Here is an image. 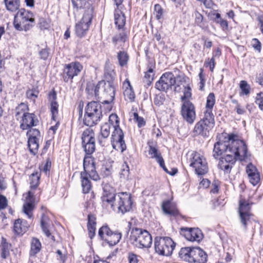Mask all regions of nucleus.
I'll return each instance as SVG.
<instances>
[{
    "mask_svg": "<svg viewBox=\"0 0 263 263\" xmlns=\"http://www.w3.org/2000/svg\"><path fill=\"white\" fill-rule=\"evenodd\" d=\"M119 119L116 114H111L109 117V122L105 123L101 127L100 135L99 141L101 144L100 137L107 138L110 135V128L112 126L114 130L111 136V143L113 148L123 153L126 149V145L124 140V133L119 126Z\"/></svg>",
    "mask_w": 263,
    "mask_h": 263,
    "instance_id": "obj_1",
    "label": "nucleus"
},
{
    "mask_svg": "<svg viewBox=\"0 0 263 263\" xmlns=\"http://www.w3.org/2000/svg\"><path fill=\"white\" fill-rule=\"evenodd\" d=\"M238 151L241 156L247 153V147L245 142L238 139V136L233 134H229L227 140H219L214 144L213 156L218 159L227 154H232Z\"/></svg>",
    "mask_w": 263,
    "mask_h": 263,
    "instance_id": "obj_2",
    "label": "nucleus"
},
{
    "mask_svg": "<svg viewBox=\"0 0 263 263\" xmlns=\"http://www.w3.org/2000/svg\"><path fill=\"white\" fill-rule=\"evenodd\" d=\"M215 103V97L214 93H210L206 98L205 110L204 117L195 125L193 133L195 135H201L207 137L209 132L215 125L214 116L213 114V108Z\"/></svg>",
    "mask_w": 263,
    "mask_h": 263,
    "instance_id": "obj_3",
    "label": "nucleus"
},
{
    "mask_svg": "<svg viewBox=\"0 0 263 263\" xmlns=\"http://www.w3.org/2000/svg\"><path fill=\"white\" fill-rule=\"evenodd\" d=\"M84 171L81 173V184L83 192L88 193L91 190V182L89 177L95 181L100 180V176L96 171L95 162L91 156H86L83 160Z\"/></svg>",
    "mask_w": 263,
    "mask_h": 263,
    "instance_id": "obj_4",
    "label": "nucleus"
},
{
    "mask_svg": "<svg viewBox=\"0 0 263 263\" xmlns=\"http://www.w3.org/2000/svg\"><path fill=\"white\" fill-rule=\"evenodd\" d=\"M129 239L134 246L140 249L148 248L152 243V237L149 233L139 228L132 229Z\"/></svg>",
    "mask_w": 263,
    "mask_h": 263,
    "instance_id": "obj_5",
    "label": "nucleus"
},
{
    "mask_svg": "<svg viewBox=\"0 0 263 263\" xmlns=\"http://www.w3.org/2000/svg\"><path fill=\"white\" fill-rule=\"evenodd\" d=\"M34 22L33 13L24 8H21L14 15L13 24L17 30L27 31L33 26Z\"/></svg>",
    "mask_w": 263,
    "mask_h": 263,
    "instance_id": "obj_6",
    "label": "nucleus"
},
{
    "mask_svg": "<svg viewBox=\"0 0 263 263\" xmlns=\"http://www.w3.org/2000/svg\"><path fill=\"white\" fill-rule=\"evenodd\" d=\"M102 106L96 101L88 103L85 108L84 123L88 126L97 124L102 117Z\"/></svg>",
    "mask_w": 263,
    "mask_h": 263,
    "instance_id": "obj_7",
    "label": "nucleus"
},
{
    "mask_svg": "<svg viewBox=\"0 0 263 263\" xmlns=\"http://www.w3.org/2000/svg\"><path fill=\"white\" fill-rule=\"evenodd\" d=\"M106 79L108 80L105 82V81H100L96 85L95 89V96L97 97L99 96V89L101 88L103 89V91L107 96H108L109 98L108 100L104 101L103 104H107V109L110 111L111 108V106L110 105V103L112 102L115 98V89L113 82L110 81L112 80V76L111 74H107L106 76Z\"/></svg>",
    "mask_w": 263,
    "mask_h": 263,
    "instance_id": "obj_8",
    "label": "nucleus"
},
{
    "mask_svg": "<svg viewBox=\"0 0 263 263\" xmlns=\"http://www.w3.org/2000/svg\"><path fill=\"white\" fill-rule=\"evenodd\" d=\"M247 157V153L241 156L240 153L236 151L232 154H227V156L219 157V161L218 164V167L219 169L223 170L225 173H230L233 165L236 160L240 161L244 160Z\"/></svg>",
    "mask_w": 263,
    "mask_h": 263,
    "instance_id": "obj_9",
    "label": "nucleus"
},
{
    "mask_svg": "<svg viewBox=\"0 0 263 263\" xmlns=\"http://www.w3.org/2000/svg\"><path fill=\"white\" fill-rule=\"evenodd\" d=\"M175 243L168 237H157L155 240V249L159 255L169 256L172 254Z\"/></svg>",
    "mask_w": 263,
    "mask_h": 263,
    "instance_id": "obj_10",
    "label": "nucleus"
},
{
    "mask_svg": "<svg viewBox=\"0 0 263 263\" xmlns=\"http://www.w3.org/2000/svg\"><path fill=\"white\" fill-rule=\"evenodd\" d=\"M190 166L193 167L198 175H204L209 170L208 162L205 158L197 152H193L190 158Z\"/></svg>",
    "mask_w": 263,
    "mask_h": 263,
    "instance_id": "obj_11",
    "label": "nucleus"
},
{
    "mask_svg": "<svg viewBox=\"0 0 263 263\" xmlns=\"http://www.w3.org/2000/svg\"><path fill=\"white\" fill-rule=\"evenodd\" d=\"M132 202L130 195L127 193H119L116 197L115 204H112V209L115 211L124 214L132 209Z\"/></svg>",
    "mask_w": 263,
    "mask_h": 263,
    "instance_id": "obj_12",
    "label": "nucleus"
},
{
    "mask_svg": "<svg viewBox=\"0 0 263 263\" xmlns=\"http://www.w3.org/2000/svg\"><path fill=\"white\" fill-rule=\"evenodd\" d=\"M93 8L85 9L83 16L80 22L76 25V33L79 37L84 36L91 24Z\"/></svg>",
    "mask_w": 263,
    "mask_h": 263,
    "instance_id": "obj_13",
    "label": "nucleus"
},
{
    "mask_svg": "<svg viewBox=\"0 0 263 263\" xmlns=\"http://www.w3.org/2000/svg\"><path fill=\"white\" fill-rule=\"evenodd\" d=\"M82 147L87 155L92 154L96 148L95 133L93 130L90 128L85 130L82 135Z\"/></svg>",
    "mask_w": 263,
    "mask_h": 263,
    "instance_id": "obj_14",
    "label": "nucleus"
},
{
    "mask_svg": "<svg viewBox=\"0 0 263 263\" xmlns=\"http://www.w3.org/2000/svg\"><path fill=\"white\" fill-rule=\"evenodd\" d=\"M250 204L245 199L239 200L238 213L239 214L241 223L245 230L247 228V225L250 221L252 214L250 213Z\"/></svg>",
    "mask_w": 263,
    "mask_h": 263,
    "instance_id": "obj_15",
    "label": "nucleus"
},
{
    "mask_svg": "<svg viewBox=\"0 0 263 263\" xmlns=\"http://www.w3.org/2000/svg\"><path fill=\"white\" fill-rule=\"evenodd\" d=\"M176 83L174 75L172 72H165L162 74L160 80L156 82V88L161 91H167Z\"/></svg>",
    "mask_w": 263,
    "mask_h": 263,
    "instance_id": "obj_16",
    "label": "nucleus"
},
{
    "mask_svg": "<svg viewBox=\"0 0 263 263\" xmlns=\"http://www.w3.org/2000/svg\"><path fill=\"white\" fill-rule=\"evenodd\" d=\"M181 115L188 123L192 124L196 119L195 107L190 101H185L182 104Z\"/></svg>",
    "mask_w": 263,
    "mask_h": 263,
    "instance_id": "obj_17",
    "label": "nucleus"
},
{
    "mask_svg": "<svg viewBox=\"0 0 263 263\" xmlns=\"http://www.w3.org/2000/svg\"><path fill=\"white\" fill-rule=\"evenodd\" d=\"M83 66L79 62H72L66 65L63 71V79L66 82L72 80L82 70Z\"/></svg>",
    "mask_w": 263,
    "mask_h": 263,
    "instance_id": "obj_18",
    "label": "nucleus"
},
{
    "mask_svg": "<svg viewBox=\"0 0 263 263\" xmlns=\"http://www.w3.org/2000/svg\"><path fill=\"white\" fill-rule=\"evenodd\" d=\"M181 232L185 238L191 241H200L203 238V235L199 228H182Z\"/></svg>",
    "mask_w": 263,
    "mask_h": 263,
    "instance_id": "obj_19",
    "label": "nucleus"
},
{
    "mask_svg": "<svg viewBox=\"0 0 263 263\" xmlns=\"http://www.w3.org/2000/svg\"><path fill=\"white\" fill-rule=\"evenodd\" d=\"M34 193L31 191L28 192L25 197V202L23 207V212L29 218L32 217V212L34 209Z\"/></svg>",
    "mask_w": 263,
    "mask_h": 263,
    "instance_id": "obj_20",
    "label": "nucleus"
},
{
    "mask_svg": "<svg viewBox=\"0 0 263 263\" xmlns=\"http://www.w3.org/2000/svg\"><path fill=\"white\" fill-rule=\"evenodd\" d=\"M149 146L148 154L151 156V158H155L160 166L163 168L164 171L166 173H168L164 164V160L161 156V153H159L157 148L155 145L152 144V142H148Z\"/></svg>",
    "mask_w": 263,
    "mask_h": 263,
    "instance_id": "obj_21",
    "label": "nucleus"
},
{
    "mask_svg": "<svg viewBox=\"0 0 263 263\" xmlns=\"http://www.w3.org/2000/svg\"><path fill=\"white\" fill-rule=\"evenodd\" d=\"M192 258H190V263H205L207 261V255L199 247H193L192 253Z\"/></svg>",
    "mask_w": 263,
    "mask_h": 263,
    "instance_id": "obj_22",
    "label": "nucleus"
},
{
    "mask_svg": "<svg viewBox=\"0 0 263 263\" xmlns=\"http://www.w3.org/2000/svg\"><path fill=\"white\" fill-rule=\"evenodd\" d=\"M250 182L253 185H257L260 181V175L257 168L252 163H249L246 167Z\"/></svg>",
    "mask_w": 263,
    "mask_h": 263,
    "instance_id": "obj_23",
    "label": "nucleus"
},
{
    "mask_svg": "<svg viewBox=\"0 0 263 263\" xmlns=\"http://www.w3.org/2000/svg\"><path fill=\"white\" fill-rule=\"evenodd\" d=\"M34 118V114L28 112L21 119H20L21 121V128L23 130H25L32 126L36 125V122H37L38 121L37 120L35 121Z\"/></svg>",
    "mask_w": 263,
    "mask_h": 263,
    "instance_id": "obj_24",
    "label": "nucleus"
},
{
    "mask_svg": "<svg viewBox=\"0 0 263 263\" xmlns=\"http://www.w3.org/2000/svg\"><path fill=\"white\" fill-rule=\"evenodd\" d=\"M162 209L165 214L171 216H176L179 214V211L176 204L170 200L163 201Z\"/></svg>",
    "mask_w": 263,
    "mask_h": 263,
    "instance_id": "obj_25",
    "label": "nucleus"
},
{
    "mask_svg": "<svg viewBox=\"0 0 263 263\" xmlns=\"http://www.w3.org/2000/svg\"><path fill=\"white\" fill-rule=\"evenodd\" d=\"M6 10L12 13H16L20 10L21 0H4Z\"/></svg>",
    "mask_w": 263,
    "mask_h": 263,
    "instance_id": "obj_26",
    "label": "nucleus"
},
{
    "mask_svg": "<svg viewBox=\"0 0 263 263\" xmlns=\"http://www.w3.org/2000/svg\"><path fill=\"white\" fill-rule=\"evenodd\" d=\"M28 227L29 226L26 221L18 219L14 223L13 230L15 234L22 235L27 231Z\"/></svg>",
    "mask_w": 263,
    "mask_h": 263,
    "instance_id": "obj_27",
    "label": "nucleus"
},
{
    "mask_svg": "<svg viewBox=\"0 0 263 263\" xmlns=\"http://www.w3.org/2000/svg\"><path fill=\"white\" fill-rule=\"evenodd\" d=\"M49 99L51 100V107L50 110L52 114V119L55 121L57 117L58 114V107L59 105L55 101L57 96L54 92L49 95Z\"/></svg>",
    "mask_w": 263,
    "mask_h": 263,
    "instance_id": "obj_28",
    "label": "nucleus"
},
{
    "mask_svg": "<svg viewBox=\"0 0 263 263\" xmlns=\"http://www.w3.org/2000/svg\"><path fill=\"white\" fill-rule=\"evenodd\" d=\"M11 244L7 241L4 237L2 238L1 244L0 245V251L1 257L5 259L10 255V249Z\"/></svg>",
    "mask_w": 263,
    "mask_h": 263,
    "instance_id": "obj_29",
    "label": "nucleus"
},
{
    "mask_svg": "<svg viewBox=\"0 0 263 263\" xmlns=\"http://www.w3.org/2000/svg\"><path fill=\"white\" fill-rule=\"evenodd\" d=\"M29 111L28 105L21 103L15 108V117L17 120L21 119L23 117L26 115Z\"/></svg>",
    "mask_w": 263,
    "mask_h": 263,
    "instance_id": "obj_30",
    "label": "nucleus"
},
{
    "mask_svg": "<svg viewBox=\"0 0 263 263\" xmlns=\"http://www.w3.org/2000/svg\"><path fill=\"white\" fill-rule=\"evenodd\" d=\"M193 252V248L185 247L181 248L179 253V257L183 260L190 262V258H192V253Z\"/></svg>",
    "mask_w": 263,
    "mask_h": 263,
    "instance_id": "obj_31",
    "label": "nucleus"
},
{
    "mask_svg": "<svg viewBox=\"0 0 263 263\" xmlns=\"http://www.w3.org/2000/svg\"><path fill=\"white\" fill-rule=\"evenodd\" d=\"M115 23L119 29H121L125 24V16L120 10H117L115 13Z\"/></svg>",
    "mask_w": 263,
    "mask_h": 263,
    "instance_id": "obj_32",
    "label": "nucleus"
},
{
    "mask_svg": "<svg viewBox=\"0 0 263 263\" xmlns=\"http://www.w3.org/2000/svg\"><path fill=\"white\" fill-rule=\"evenodd\" d=\"M122 237L121 233L119 231L112 232L105 240L109 246H113L117 244Z\"/></svg>",
    "mask_w": 263,
    "mask_h": 263,
    "instance_id": "obj_33",
    "label": "nucleus"
},
{
    "mask_svg": "<svg viewBox=\"0 0 263 263\" xmlns=\"http://www.w3.org/2000/svg\"><path fill=\"white\" fill-rule=\"evenodd\" d=\"M73 7L77 9L93 8L92 4L87 0H71Z\"/></svg>",
    "mask_w": 263,
    "mask_h": 263,
    "instance_id": "obj_34",
    "label": "nucleus"
},
{
    "mask_svg": "<svg viewBox=\"0 0 263 263\" xmlns=\"http://www.w3.org/2000/svg\"><path fill=\"white\" fill-rule=\"evenodd\" d=\"M41 226L43 233L46 235V236L48 237L51 236V234L49 230L50 226L49 220L45 214H43L42 215L41 219Z\"/></svg>",
    "mask_w": 263,
    "mask_h": 263,
    "instance_id": "obj_35",
    "label": "nucleus"
},
{
    "mask_svg": "<svg viewBox=\"0 0 263 263\" xmlns=\"http://www.w3.org/2000/svg\"><path fill=\"white\" fill-rule=\"evenodd\" d=\"M41 249V243L40 240L36 238H32L31 243L30 254L31 255H35L40 251Z\"/></svg>",
    "mask_w": 263,
    "mask_h": 263,
    "instance_id": "obj_36",
    "label": "nucleus"
},
{
    "mask_svg": "<svg viewBox=\"0 0 263 263\" xmlns=\"http://www.w3.org/2000/svg\"><path fill=\"white\" fill-rule=\"evenodd\" d=\"M112 232L107 225H104L100 228L99 235L103 240L105 241Z\"/></svg>",
    "mask_w": 263,
    "mask_h": 263,
    "instance_id": "obj_37",
    "label": "nucleus"
},
{
    "mask_svg": "<svg viewBox=\"0 0 263 263\" xmlns=\"http://www.w3.org/2000/svg\"><path fill=\"white\" fill-rule=\"evenodd\" d=\"M28 146L31 153L35 155L39 148V139L28 138Z\"/></svg>",
    "mask_w": 263,
    "mask_h": 263,
    "instance_id": "obj_38",
    "label": "nucleus"
},
{
    "mask_svg": "<svg viewBox=\"0 0 263 263\" xmlns=\"http://www.w3.org/2000/svg\"><path fill=\"white\" fill-rule=\"evenodd\" d=\"M40 179V174L39 172L33 173L30 176V184L31 189H35L39 185Z\"/></svg>",
    "mask_w": 263,
    "mask_h": 263,
    "instance_id": "obj_39",
    "label": "nucleus"
},
{
    "mask_svg": "<svg viewBox=\"0 0 263 263\" xmlns=\"http://www.w3.org/2000/svg\"><path fill=\"white\" fill-rule=\"evenodd\" d=\"M117 195L114 193L105 192L102 197V201L104 203L106 202L110 204L112 208V204H115L116 202Z\"/></svg>",
    "mask_w": 263,
    "mask_h": 263,
    "instance_id": "obj_40",
    "label": "nucleus"
},
{
    "mask_svg": "<svg viewBox=\"0 0 263 263\" xmlns=\"http://www.w3.org/2000/svg\"><path fill=\"white\" fill-rule=\"evenodd\" d=\"M126 84L128 87L125 89L124 91V96L126 99L128 100L130 102H133L135 99V93L132 88V86L130 84L129 81H126Z\"/></svg>",
    "mask_w": 263,
    "mask_h": 263,
    "instance_id": "obj_41",
    "label": "nucleus"
},
{
    "mask_svg": "<svg viewBox=\"0 0 263 263\" xmlns=\"http://www.w3.org/2000/svg\"><path fill=\"white\" fill-rule=\"evenodd\" d=\"M120 178L122 180H127L129 175V168L126 163H124L121 166L119 173Z\"/></svg>",
    "mask_w": 263,
    "mask_h": 263,
    "instance_id": "obj_42",
    "label": "nucleus"
},
{
    "mask_svg": "<svg viewBox=\"0 0 263 263\" xmlns=\"http://www.w3.org/2000/svg\"><path fill=\"white\" fill-rule=\"evenodd\" d=\"M119 65L123 67L127 64L129 60V56L125 51H120L118 53L117 56Z\"/></svg>",
    "mask_w": 263,
    "mask_h": 263,
    "instance_id": "obj_43",
    "label": "nucleus"
},
{
    "mask_svg": "<svg viewBox=\"0 0 263 263\" xmlns=\"http://www.w3.org/2000/svg\"><path fill=\"white\" fill-rule=\"evenodd\" d=\"M28 138L39 139L40 137V132L36 128H31L27 133Z\"/></svg>",
    "mask_w": 263,
    "mask_h": 263,
    "instance_id": "obj_44",
    "label": "nucleus"
},
{
    "mask_svg": "<svg viewBox=\"0 0 263 263\" xmlns=\"http://www.w3.org/2000/svg\"><path fill=\"white\" fill-rule=\"evenodd\" d=\"M112 172V168L111 165H104L101 168V174L103 177L110 176Z\"/></svg>",
    "mask_w": 263,
    "mask_h": 263,
    "instance_id": "obj_45",
    "label": "nucleus"
},
{
    "mask_svg": "<svg viewBox=\"0 0 263 263\" xmlns=\"http://www.w3.org/2000/svg\"><path fill=\"white\" fill-rule=\"evenodd\" d=\"M240 88L243 95H247L250 93V87L247 81L242 80L240 82Z\"/></svg>",
    "mask_w": 263,
    "mask_h": 263,
    "instance_id": "obj_46",
    "label": "nucleus"
},
{
    "mask_svg": "<svg viewBox=\"0 0 263 263\" xmlns=\"http://www.w3.org/2000/svg\"><path fill=\"white\" fill-rule=\"evenodd\" d=\"M192 97L191 88L189 86L185 87L183 91V95L181 97V100L183 103L185 101H190L189 99Z\"/></svg>",
    "mask_w": 263,
    "mask_h": 263,
    "instance_id": "obj_47",
    "label": "nucleus"
},
{
    "mask_svg": "<svg viewBox=\"0 0 263 263\" xmlns=\"http://www.w3.org/2000/svg\"><path fill=\"white\" fill-rule=\"evenodd\" d=\"M165 100L164 95L162 93H159L156 95L154 100V103L156 105L160 106L163 104Z\"/></svg>",
    "mask_w": 263,
    "mask_h": 263,
    "instance_id": "obj_48",
    "label": "nucleus"
},
{
    "mask_svg": "<svg viewBox=\"0 0 263 263\" xmlns=\"http://www.w3.org/2000/svg\"><path fill=\"white\" fill-rule=\"evenodd\" d=\"M133 117V120L137 123L139 127L144 126L145 122L144 119L141 117H139L137 112H134Z\"/></svg>",
    "mask_w": 263,
    "mask_h": 263,
    "instance_id": "obj_49",
    "label": "nucleus"
},
{
    "mask_svg": "<svg viewBox=\"0 0 263 263\" xmlns=\"http://www.w3.org/2000/svg\"><path fill=\"white\" fill-rule=\"evenodd\" d=\"M154 14L156 18L159 20L161 19L163 15V9L159 4H156L154 6Z\"/></svg>",
    "mask_w": 263,
    "mask_h": 263,
    "instance_id": "obj_50",
    "label": "nucleus"
},
{
    "mask_svg": "<svg viewBox=\"0 0 263 263\" xmlns=\"http://www.w3.org/2000/svg\"><path fill=\"white\" fill-rule=\"evenodd\" d=\"M39 91L35 89L28 90L26 91V97L28 99L32 100L35 101V99L37 97Z\"/></svg>",
    "mask_w": 263,
    "mask_h": 263,
    "instance_id": "obj_51",
    "label": "nucleus"
},
{
    "mask_svg": "<svg viewBox=\"0 0 263 263\" xmlns=\"http://www.w3.org/2000/svg\"><path fill=\"white\" fill-rule=\"evenodd\" d=\"M203 69L202 68H200V73H199V78L200 80V82L199 83V90H203V88L204 87L205 80L204 79V75L203 74Z\"/></svg>",
    "mask_w": 263,
    "mask_h": 263,
    "instance_id": "obj_52",
    "label": "nucleus"
},
{
    "mask_svg": "<svg viewBox=\"0 0 263 263\" xmlns=\"http://www.w3.org/2000/svg\"><path fill=\"white\" fill-rule=\"evenodd\" d=\"M204 66L205 67H209L210 71L211 72H213L215 66L214 58L212 57L211 59H206L204 63Z\"/></svg>",
    "mask_w": 263,
    "mask_h": 263,
    "instance_id": "obj_53",
    "label": "nucleus"
},
{
    "mask_svg": "<svg viewBox=\"0 0 263 263\" xmlns=\"http://www.w3.org/2000/svg\"><path fill=\"white\" fill-rule=\"evenodd\" d=\"M255 99V103L258 105L259 108L263 111V93H257Z\"/></svg>",
    "mask_w": 263,
    "mask_h": 263,
    "instance_id": "obj_54",
    "label": "nucleus"
},
{
    "mask_svg": "<svg viewBox=\"0 0 263 263\" xmlns=\"http://www.w3.org/2000/svg\"><path fill=\"white\" fill-rule=\"evenodd\" d=\"M126 35L124 33H120L115 35L112 38V42L116 44L118 42H123L125 41Z\"/></svg>",
    "mask_w": 263,
    "mask_h": 263,
    "instance_id": "obj_55",
    "label": "nucleus"
},
{
    "mask_svg": "<svg viewBox=\"0 0 263 263\" xmlns=\"http://www.w3.org/2000/svg\"><path fill=\"white\" fill-rule=\"evenodd\" d=\"M195 23L200 27H203V16L198 11L195 12Z\"/></svg>",
    "mask_w": 263,
    "mask_h": 263,
    "instance_id": "obj_56",
    "label": "nucleus"
},
{
    "mask_svg": "<svg viewBox=\"0 0 263 263\" xmlns=\"http://www.w3.org/2000/svg\"><path fill=\"white\" fill-rule=\"evenodd\" d=\"M154 73L153 69L151 67L145 73V78L147 79L148 83L151 84L153 80Z\"/></svg>",
    "mask_w": 263,
    "mask_h": 263,
    "instance_id": "obj_57",
    "label": "nucleus"
},
{
    "mask_svg": "<svg viewBox=\"0 0 263 263\" xmlns=\"http://www.w3.org/2000/svg\"><path fill=\"white\" fill-rule=\"evenodd\" d=\"M96 86V85H95L92 82H89L87 84L86 91L88 94L95 95V89Z\"/></svg>",
    "mask_w": 263,
    "mask_h": 263,
    "instance_id": "obj_58",
    "label": "nucleus"
},
{
    "mask_svg": "<svg viewBox=\"0 0 263 263\" xmlns=\"http://www.w3.org/2000/svg\"><path fill=\"white\" fill-rule=\"evenodd\" d=\"M128 260L129 263H138L139 261L138 256L132 252L128 253Z\"/></svg>",
    "mask_w": 263,
    "mask_h": 263,
    "instance_id": "obj_59",
    "label": "nucleus"
},
{
    "mask_svg": "<svg viewBox=\"0 0 263 263\" xmlns=\"http://www.w3.org/2000/svg\"><path fill=\"white\" fill-rule=\"evenodd\" d=\"M210 192L213 194H216L219 191V183L217 181H214L211 185Z\"/></svg>",
    "mask_w": 263,
    "mask_h": 263,
    "instance_id": "obj_60",
    "label": "nucleus"
},
{
    "mask_svg": "<svg viewBox=\"0 0 263 263\" xmlns=\"http://www.w3.org/2000/svg\"><path fill=\"white\" fill-rule=\"evenodd\" d=\"M39 55L41 59L46 60L49 56L48 49L47 48L42 49L39 52Z\"/></svg>",
    "mask_w": 263,
    "mask_h": 263,
    "instance_id": "obj_61",
    "label": "nucleus"
},
{
    "mask_svg": "<svg viewBox=\"0 0 263 263\" xmlns=\"http://www.w3.org/2000/svg\"><path fill=\"white\" fill-rule=\"evenodd\" d=\"M96 217L93 215L89 214L88 215L87 226H96Z\"/></svg>",
    "mask_w": 263,
    "mask_h": 263,
    "instance_id": "obj_62",
    "label": "nucleus"
},
{
    "mask_svg": "<svg viewBox=\"0 0 263 263\" xmlns=\"http://www.w3.org/2000/svg\"><path fill=\"white\" fill-rule=\"evenodd\" d=\"M7 205V200L6 198L0 195V210L5 209Z\"/></svg>",
    "mask_w": 263,
    "mask_h": 263,
    "instance_id": "obj_63",
    "label": "nucleus"
},
{
    "mask_svg": "<svg viewBox=\"0 0 263 263\" xmlns=\"http://www.w3.org/2000/svg\"><path fill=\"white\" fill-rule=\"evenodd\" d=\"M253 47L259 52L261 50V43L259 41V40L257 39H254L253 40Z\"/></svg>",
    "mask_w": 263,
    "mask_h": 263,
    "instance_id": "obj_64",
    "label": "nucleus"
}]
</instances>
